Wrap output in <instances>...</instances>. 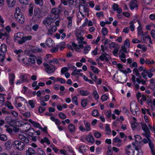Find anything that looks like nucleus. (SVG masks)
<instances>
[{"label": "nucleus", "mask_w": 155, "mask_h": 155, "mask_svg": "<svg viewBox=\"0 0 155 155\" xmlns=\"http://www.w3.org/2000/svg\"><path fill=\"white\" fill-rule=\"evenodd\" d=\"M12 144L17 150L20 151L23 150L25 147V143L18 140H15Z\"/></svg>", "instance_id": "1"}, {"label": "nucleus", "mask_w": 155, "mask_h": 155, "mask_svg": "<svg viewBox=\"0 0 155 155\" xmlns=\"http://www.w3.org/2000/svg\"><path fill=\"white\" fill-rule=\"evenodd\" d=\"M140 124L142 129L144 132V133H142V135L146 137L149 138V137H150V130L146 124L141 123Z\"/></svg>", "instance_id": "2"}, {"label": "nucleus", "mask_w": 155, "mask_h": 155, "mask_svg": "<svg viewBox=\"0 0 155 155\" xmlns=\"http://www.w3.org/2000/svg\"><path fill=\"white\" fill-rule=\"evenodd\" d=\"M54 20V18H53L51 15H49L45 18L42 23L46 28H48V27L50 25L51 23L53 22Z\"/></svg>", "instance_id": "3"}, {"label": "nucleus", "mask_w": 155, "mask_h": 155, "mask_svg": "<svg viewBox=\"0 0 155 155\" xmlns=\"http://www.w3.org/2000/svg\"><path fill=\"white\" fill-rule=\"evenodd\" d=\"M89 8L87 5H80L79 6V12L84 17V14L85 15H89Z\"/></svg>", "instance_id": "4"}, {"label": "nucleus", "mask_w": 155, "mask_h": 155, "mask_svg": "<svg viewBox=\"0 0 155 155\" xmlns=\"http://www.w3.org/2000/svg\"><path fill=\"white\" fill-rule=\"evenodd\" d=\"M130 110L132 113L134 115L137 114V113L139 110V108L138 107L136 102L133 101L130 104Z\"/></svg>", "instance_id": "5"}, {"label": "nucleus", "mask_w": 155, "mask_h": 155, "mask_svg": "<svg viewBox=\"0 0 155 155\" xmlns=\"http://www.w3.org/2000/svg\"><path fill=\"white\" fill-rule=\"evenodd\" d=\"M23 35V33L21 32H18L15 34L14 37L15 41L17 42L19 44H22Z\"/></svg>", "instance_id": "6"}, {"label": "nucleus", "mask_w": 155, "mask_h": 155, "mask_svg": "<svg viewBox=\"0 0 155 155\" xmlns=\"http://www.w3.org/2000/svg\"><path fill=\"white\" fill-rule=\"evenodd\" d=\"M34 12L33 18L36 19H40L42 18V11L41 9L39 8H36L34 9Z\"/></svg>", "instance_id": "7"}, {"label": "nucleus", "mask_w": 155, "mask_h": 155, "mask_svg": "<svg viewBox=\"0 0 155 155\" xmlns=\"http://www.w3.org/2000/svg\"><path fill=\"white\" fill-rule=\"evenodd\" d=\"M14 16L16 18L17 21L19 23L22 24L25 22V17L22 13L14 14Z\"/></svg>", "instance_id": "8"}, {"label": "nucleus", "mask_w": 155, "mask_h": 155, "mask_svg": "<svg viewBox=\"0 0 155 155\" xmlns=\"http://www.w3.org/2000/svg\"><path fill=\"white\" fill-rule=\"evenodd\" d=\"M27 125L29 127V128L26 131L27 132L28 135L30 137H34V136H35V135H36L35 130L33 128H31L30 124L27 123L26 124V125Z\"/></svg>", "instance_id": "9"}, {"label": "nucleus", "mask_w": 155, "mask_h": 155, "mask_svg": "<svg viewBox=\"0 0 155 155\" xmlns=\"http://www.w3.org/2000/svg\"><path fill=\"white\" fill-rule=\"evenodd\" d=\"M126 153L128 155H133L134 150L132 149L130 145L127 146L125 149Z\"/></svg>", "instance_id": "10"}, {"label": "nucleus", "mask_w": 155, "mask_h": 155, "mask_svg": "<svg viewBox=\"0 0 155 155\" xmlns=\"http://www.w3.org/2000/svg\"><path fill=\"white\" fill-rule=\"evenodd\" d=\"M51 12L52 14L58 16L59 15V14L61 12V11L58 8H54L52 9Z\"/></svg>", "instance_id": "11"}, {"label": "nucleus", "mask_w": 155, "mask_h": 155, "mask_svg": "<svg viewBox=\"0 0 155 155\" xmlns=\"http://www.w3.org/2000/svg\"><path fill=\"white\" fill-rule=\"evenodd\" d=\"M35 151L31 147L28 148V150H26V155H35Z\"/></svg>", "instance_id": "12"}, {"label": "nucleus", "mask_w": 155, "mask_h": 155, "mask_svg": "<svg viewBox=\"0 0 155 155\" xmlns=\"http://www.w3.org/2000/svg\"><path fill=\"white\" fill-rule=\"evenodd\" d=\"M8 6L9 8L14 7L16 3L15 0H6Z\"/></svg>", "instance_id": "13"}, {"label": "nucleus", "mask_w": 155, "mask_h": 155, "mask_svg": "<svg viewBox=\"0 0 155 155\" xmlns=\"http://www.w3.org/2000/svg\"><path fill=\"white\" fill-rule=\"evenodd\" d=\"M18 138L20 140L24 141L26 143H28L29 142V140L28 138L23 134H19L18 136Z\"/></svg>", "instance_id": "14"}, {"label": "nucleus", "mask_w": 155, "mask_h": 155, "mask_svg": "<svg viewBox=\"0 0 155 155\" xmlns=\"http://www.w3.org/2000/svg\"><path fill=\"white\" fill-rule=\"evenodd\" d=\"M34 6L31 3L29 6L28 7V15L30 16H32L33 14V10Z\"/></svg>", "instance_id": "15"}, {"label": "nucleus", "mask_w": 155, "mask_h": 155, "mask_svg": "<svg viewBox=\"0 0 155 155\" xmlns=\"http://www.w3.org/2000/svg\"><path fill=\"white\" fill-rule=\"evenodd\" d=\"M137 1L136 0L133 1L131 2L130 4V8L133 9L135 8H137L138 5L137 4Z\"/></svg>", "instance_id": "16"}, {"label": "nucleus", "mask_w": 155, "mask_h": 155, "mask_svg": "<svg viewBox=\"0 0 155 155\" xmlns=\"http://www.w3.org/2000/svg\"><path fill=\"white\" fill-rule=\"evenodd\" d=\"M7 51V47L6 45L4 44L1 45L0 52H1L2 53H5Z\"/></svg>", "instance_id": "17"}, {"label": "nucleus", "mask_w": 155, "mask_h": 155, "mask_svg": "<svg viewBox=\"0 0 155 155\" xmlns=\"http://www.w3.org/2000/svg\"><path fill=\"white\" fill-rule=\"evenodd\" d=\"M30 56L31 58H28V62L31 63L33 64H35V59H36V57L32 54H31Z\"/></svg>", "instance_id": "18"}, {"label": "nucleus", "mask_w": 155, "mask_h": 155, "mask_svg": "<svg viewBox=\"0 0 155 155\" xmlns=\"http://www.w3.org/2000/svg\"><path fill=\"white\" fill-rule=\"evenodd\" d=\"M54 41L53 40L50 38L48 39L46 42V44L48 47L53 46Z\"/></svg>", "instance_id": "19"}, {"label": "nucleus", "mask_w": 155, "mask_h": 155, "mask_svg": "<svg viewBox=\"0 0 155 155\" xmlns=\"http://www.w3.org/2000/svg\"><path fill=\"white\" fill-rule=\"evenodd\" d=\"M86 140L88 142L92 143L94 141V138L93 136L91 135H89L86 137Z\"/></svg>", "instance_id": "20"}, {"label": "nucleus", "mask_w": 155, "mask_h": 155, "mask_svg": "<svg viewBox=\"0 0 155 155\" xmlns=\"http://www.w3.org/2000/svg\"><path fill=\"white\" fill-rule=\"evenodd\" d=\"M72 18L73 17H67V19L68 20V28H70L72 26Z\"/></svg>", "instance_id": "21"}, {"label": "nucleus", "mask_w": 155, "mask_h": 155, "mask_svg": "<svg viewBox=\"0 0 155 155\" xmlns=\"http://www.w3.org/2000/svg\"><path fill=\"white\" fill-rule=\"evenodd\" d=\"M28 121L31 124H32L34 127L36 128H38L40 129V124L37 123H36L35 122L32 121L31 119H29Z\"/></svg>", "instance_id": "22"}, {"label": "nucleus", "mask_w": 155, "mask_h": 155, "mask_svg": "<svg viewBox=\"0 0 155 155\" xmlns=\"http://www.w3.org/2000/svg\"><path fill=\"white\" fill-rule=\"evenodd\" d=\"M84 124L85 127V130L87 131H88L91 130L90 127L91 124L88 122H84Z\"/></svg>", "instance_id": "23"}, {"label": "nucleus", "mask_w": 155, "mask_h": 155, "mask_svg": "<svg viewBox=\"0 0 155 155\" xmlns=\"http://www.w3.org/2000/svg\"><path fill=\"white\" fill-rule=\"evenodd\" d=\"M119 71L122 72L123 73L126 74H127L129 72H131V70L130 68H119Z\"/></svg>", "instance_id": "24"}, {"label": "nucleus", "mask_w": 155, "mask_h": 155, "mask_svg": "<svg viewBox=\"0 0 155 155\" xmlns=\"http://www.w3.org/2000/svg\"><path fill=\"white\" fill-rule=\"evenodd\" d=\"M137 29L138 31V35H139L141 36V37H143L144 35L143 34V31L142 30V28L141 25H139L138 27L137 28Z\"/></svg>", "instance_id": "25"}, {"label": "nucleus", "mask_w": 155, "mask_h": 155, "mask_svg": "<svg viewBox=\"0 0 155 155\" xmlns=\"http://www.w3.org/2000/svg\"><path fill=\"white\" fill-rule=\"evenodd\" d=\"M9 82L12 84H14V81L15 78V74L13 73L11 74L10 76H9Z\"/></svg>", "instance_id": "26"}, {"label": "nucleus", "mask_w": 155, "mask_h": 155, "mask_svg": "<svg viewBox=\"0 0 155 155\" xmlns=\"http://www.w3.org/2000/svg\"><path fill=\"white\" fill-rule=\"evenodd\" d=\"M41 143L42 144L45 143L48 145L50 144V141L46 137H44L43 139L41 140Z\"/></svg>", "instance_id": "27"}, {"label": "nucleus", "mask_w": 155, "mask_h": 155, "mask_svg": "<svg viewBox=\"0 0 155 155\" xmlns=\"http://www.w3.org/2000/svg\"><path fill=\"white\" fill-rule=\"evenodd\" d=\"M68 129L69 131L71 132H74L75 130V126L72 124H69L68 127Z\"/></svg>", "instance_id": "28"}, {"label": "nucleus", "mask_w": 155, "mask_h": 155, "mask_svg": "<svg viewBox=\"0 0 155 155\" xmlns=\"http://www.w3.org/2000/svg\"><path fill=\"white\" fill-rule=\"evenodd\" d=\"M32 38V36L31 35L23 37V38L22 40V44L24 43L25 41L28 40H31Z\"/></svg>", "instance_id": "29"}, {"label": "nucleus", "mask_w": 155, "mask_h": 155, "mask_svg": "<svg viewBox=\"0 0 155 155\" xmlns=\"http://www.w3.org/2000/svg\"><path fill=\"white\" fill-rule=\"evenodd\" d=\"M80 94L82 96H87L90 93L87 90H81L80 91Z\"/></svg>", "instance_id": "30"}, {"label": "nucleus", "mask_w": 155, "mask_h": 155, "mask_svg": "<svg viewBox=\"0 0 155 155\" xmlns=\"http://www.w3.org/2000/svg\"><path fill=\"white\" fill-rule=\"evenodd\" d=\"M54 28L55 29H54V31H56L57 29V28L55 26H53L51 29H48V30L47 34L48 35H52V32L53 31V28Z\"/></svg>", "instance_id": "31"}, {"label": "nucleus", "mask_w": 155, "mask_h": 155, "mask_svg": "<svg viewBox=\"0 0 155 155\" xmlns=\"http://www.w3.org/2000/svg\"><path fill=\"white\" fill-rule=\"evenodd\" d=\"M150 137H149V138L146 137L147 139H148V141H149V146L150 147V148L151 149V152H152V150H153L154 149H153V148L154 147L151 141V140L150 139Z\"/></svg>", "instance_id": "32"}, {"label": "nucleus", "mask_w": 155, "mask_h": 155, "mask_svg": "<svg viewBox=\"0 0 155 155\" xmlns=\"http://www.w3.org/2000/svg\"><path fill=\"white\" fill-rule=\"evenodd\" d=\"M91 47L90 45H87L84 48V54H87L90 50Z\"/></svg>", "instance_id": "33"}, {"label": "nucleus", "mask_w": 155, "mask_h": 155, "mask_svg": "<svg viewBox=\"0 0 155 155\" xmlns=\"http://www.w3.org/2000/svg\"><path fill=\"white\" fill-rule=\"evenodd\" d=\"M135 22V21L134 20V21H131L130 22V25L129 28L130 29V30L132 31H133L134 30L135 27L134 25V24Z\"/></svg>", "instance_id": "34"}, {"label": "nucleus", "mask_w": 155, "mask_h": 155, "mask_svg": "<svg viewBox=\"0 0 155 155\" xmlns=\"http://www.w3.org/2000/svg\"><path fill=\"white\" fill-rule=\"evenodd\" d=\"M135 137V141L136 142H139L140 143L142 142V140L140 137L138 135H136L134 136Z\"/></svg>", "instance_id": "35"}, {"label": "nucleus", "mask_w": 155, "mask_h": 155, "mask_svg": "<svg viewBox=\"0 0 155 155\" xmlns=\"http://www.w3.org/2000/svg\"><path fill=\"white\" fill-rule=\"evenodd\" d=\"M5 146L7 150H9L12 147L11 142L9 141H7L5 143Z\"/></svg>", "instance_id": "36"}, {"label": "nucleus", "mask_w": 155, "mask_h": 155, "mask_svg": "<svg viewBox=\"0 0 155 155\" xmlns=\"http://www.w3.org/2000/svg\"><path fill=\"white\" fill-rule=\"evenodd\" d=\"M36 62L38 65H40L42 64V58L40 56L38 57L37 58H36Z\"/></svg>", "instance_id": "37"}, {"label": "nucleus", "mask_w": 155, "mask_h": 155, "mask_svg": "<svg viewBox=\"0 0 155 155\" xmlns=\"http://www.w3.org/2000/svg\"><path fill=\"white\" fill-rule=\"evenodd\" d=\"M88 103V100L86 99H83L81 101V105L83 107H84L87 106Z\"/></svg>", "instance_id": "38"}, {"label": "nucleus", "mask_w": 155, "mask_h": 155, "mask_svg": "<svg viewBox=\"0 0 155 155\" xmlns=\"http://www.w3.org/2000/svg\"><path fill=\"white\" fill-rule=\"evenodd\" d=\"M55 70V68H45V71L49 74L53 73Z\"/></svg>", "instance_id": "39"}, {"label": "nucleus", "mask_w": 155, "mask_h": 155, "mask_svg": "<svg viewBox=\"0 0 155 155\" xmlns=\"http://www.w3.org/2000/svg\"><path fill=\"white\" fill-rule=\"evenodd\" d=\"M77 74H79L81 76H82L83 75V74L80 73V72H79L78 70L76 69L74 70V72L71 73V75H76Z\"/></svg>", "instance_id": "40"}, {"label": "nucleus", "mask_w": 155, "mask_h": 155, "mask_svg": "<svg viewBox=\"0 0 155 155\" xmlns=\"http://www.w3.org/2000/svg\"><path fill=\"white\" fill-rule=\"evenodd\" d=\"M77 97L75 96L74 97H73L72 99V102L76 106L78 105V103L77 102Z\"/></svg>", "instance_id": "41"}, {"label": "nucleus", "mask_w": 155, "mask_h": 155, "mask_svg": "<svg viewBox=\"0 0 155 155\" xmlns=\"http://www.w3.org/2000/svg\"><path fill=\"white\" fill-rule=\"evenodd\" d=\"M65 45L64 43V42H61L59 44H58L57 45V46L58 47V48L60 47V50H62L64 48V46Z\"/></svg>", "instance_id": "42"}, {"label": "nucleus", "mask_w": 155, "mask_h": 155, "mask_svg": "<svg viewBox=\"0 0 155 155\" xmlns=\"http://www.w3.org/2000/svg\"><path fill=\"white\" fill-rule=\"evenodd\" d=\"M35 3L37 5H39L40 6L43 5L44 2L43 0H35Z\"/></svg>", "instance_id": "43"}, {"label": "nucleus", "mask_w": 155, "mask_h": 155, "mask_svg": "<svg viewBox=\"0 0 155 155\" xmlns=\"http://www.w3.org/2000/svg\"><path fill=\"white\" fill-rule=\"evenodd\" d=\"M99 114L98 111L96 109H94L92 111V115L94 117H96L98 116Z\"/></svg>", "instance_id": "44"}, {"label": "nucleus", "mask_w": 155, "mask_h": 155, "mask_svg": "<svg viewBox=\"0 0 155 155\" xmlns=\"http://www.w3.org/2000/svg\"><path fill=\"white\" fill-rule=\"evenodd\" d=\"M102 34L104 36H106L108 33V30L106 28H104L102 29Z\"/></svg>", "instance_id": "45"}, {"label": "nucleus", "mask_w": 155, "mask_h": 155, "mask_svg": "<svg viewBox=\"0 0 155 155\" xmlns=\"http://www.w3.org/2000/svg\"><path fill=\"white\" fill-rule=\"evenodd\" d=\"M5 102V97L2 96H0V106L3 105Z\"/></svg>", "instance_id": "46"}, {"label": "nucleus", "mask_w": 155, "mask_h": 155, "mask_svg": "<svg viewBox=\"0 0 155 155\" xmlns=\"http://www.w3.org/2000/svg\"><path fill=\"white\" fill-rule=\"evenodd\" d=\"M130 45V42L129 40L127 39H126L124 42V46H126L127 48H128L129 47Z\"/></svg>", "instance_id": "47"}, {"label": "nucleus", "mask_w": 155, "mask_h": 155, "mask_svg": "<svg viewBox=\"0 0 155 155\" xmlns=\"http://www.w3.org/2000/svg\"><path fill=\"white\" fill-rule=\"evenodd\" d=\"M85 146L84 145H82L80 146L78 148L79 151L81 153H83L84 152L85 149H84Z\"/></svg>", "instance_id": "48"}, {"label": "nucleus", "mask_w": 155, "mask_h": 155, "mask_svg": "<svg viewBox=\"0 0 155 155\" xmlns=\"http://www.w3.org/2000/svg\"><path fill=\"white\" fill-rule=\"evenodd\" d=\"M59 117L62 119H64L66 118V115L62 113H60L58 114Z\"/></svg>", "instance_id": "49"}, {"label": "nucleus", "mask_w": 155, "mask_h": 155, "mask_svg": "<svg viewBox=\"0 0 155 155\" xmlns=\"http://www.w3.org/2000/svg\"><path fill=\"white\" fill-rule=\"evenodd\" d=\"M46 108L42 106H40L38 109V111L39 113H42L45 110Z\"/></svg>", "instance_id": "50"}, {"label": "nucleus", "mask_w": 155, "mask_h": 155, "mask_svg": "<svg viewBox=\"0 0 155 155\" xmlns=\"http://www.w3.org/2000/svg\"><path fill=\"white\" fill-rule=\"evenodd\" d=\"M7 138L6 136L4 134H1L0 135V140L2 141H5L7 140Z\"/></svg>", "instance_id": "51"}, {"label": "nucleus", "mask_w": 155, "mask_h": 155, "mask_svg": "<svg viewBox=\"0 0 155 155\" xmlns=\"http://www.w3.org/2000/svg\"><path fill=\"white\" fill-rule=\"evenodd\" d=\"M105 126V130L107 132L109 133H107V134H109V133H111V130L110 128L109 125L108 124H106Z\"/></svg>", "instance_id": "52"}, {"label": "nucleus", "mask_w": 155, "mask_h": 155, "mask_svg": "<svg viewBox=\"0 0 155 155\" xmlns=\"http://www.w3.org/2000/svg\"><path fill=\"white\" fill-rule=\"evenodd\" d=\"M37 150L38 153L41 155H46L45 152L40 148H38L37 149Z\"/></svg>", "instance_id": "53"}, {"label": "nucleus", "mask_w": 155, "mask_h": 155, "mask_svg": "<svg viewBox=\"0 0 155 155\" xmlns=\"http://www.w3.org/2000/svg\"><path fill=\"white\" fill-rule=\"evenodd\" d=\"M39 28V25L37 24H35L33 25L32 27V29L34 31H36L38 30Z\"/></svg>", "instance_id": "54"}, {"label": "nucleus", "mask_w": 155, "mask_h": 155, "mask_svg": "<svg viewBox=\"0 0 155 155\" xmlns=\"http://www.w3.org/2000/svg\"><path fill=\"white\" fill-rule=\"evenodd\" d=\"M93 94L95 99H97L99 98V95L96 91H94Z\"/></svg>", "instance_id": "55"}, {"label": "nucleus", "mask_w": 155, "mask_h": 155, "mask_svg": "<svg viewBox=\"0 0 155 155\" xmlns=\"http://www.w3.org/2000/svg\"><path fill=\"white\" fill-rule=\"evenodd\" d=\"M143 72L148 74L149 78H151L153 76V74L152 73H149L148 70H143Z\"/></svg>", "instance_id": "56"}, {"label": "nucleus", "mask_w": 155, "mask_h": 155, "mask_svg": "<svg viewBox=\"0 0 155 155\" xmlns=\"http://www.w3.org/2000/svg\"><path fill=\"white\" fill-rule=\"evenodd\" d=\"M102 54L105 57V60L106 61H108L110 57L108 54L106 53H102Z\"/></svg>", "instance_id": "57"}, {"label": "nucleus", "mask_w": 155, "mask_h": 155, "mask_svg": "<svg viewBox=\"0 0 155 155\" xmlns=\"http://www.w3.org/2000/svg\"><path fill=\"white\" fill-rule=\"evenodd\" d=\"M138 125V124L136 122H134L131 124V127L133 130H134Z\"/></svg>", "instance_id": "58"}, {"label": "nucleus", "mask_w": 155, "mask_h": 155, "mask_svg": "<svg viewBox=\"0 0 155 155\" xmlns=\"http://www.w3.org/2000/svg\"><path fill=\"white\" fill-rule=\"evenodd\" d=\"M14 52L17 54H18V56H19L20 54L23 53L21 49H19L18 50H14Z\"/></svg>", "instance_id": "59"}, {"label": "nucleus", "mask_w": 155, "mask_h": 155, "mask_svg": "<svg viewBox=\"0 0 155 155\" xmlns=\"http://www.w3.org/2000/svg\"><path fill=\"white\" fill-rule=\"evenodd\" d=\"M114 143H120L121 142L122 140L118 138V137H115L114 139Z\"/></svg>", "instance_id": "60"}, {"label": "nucleus", "mask_w": 155, "mask_h": 155, "mask_svg": "<svg viewBox=\"0 0 155 155\" xmlns=\"http://www.w3.org/2000/svg\"><path fill=\"white\" fill-rule=\"evenodd\" d=\"M94 135L95 137L97 138H99L101 136V134L97 131H96L94 133Z\"/></svg>", "instance_id": "61"}, {"label": "nucleus", "mask_w": 155, "mask_h": 155, "mask_svg": "<svg viewBox=\"0 0 155 155\" xmlns=\"http://www.w3.org/2000/svg\"><path fill=\"white\" fill-rule=\"evenodd\" d=\"M108 98V97L107 96L106 94H104L101 97V99L102 101H106Z\"/></svg>", "instance_id": "62"}, {"label": "nucleus", "mask_w": 155, "mask_h": 155, "mask_svg": "<svg viewBox=\"0 0 155 155\" xmlns=\"http://www.w3.org/2000/svg\"><path fill=\"white\" fill-rule=\"evenodd\" d=\"M146 101L147 103L148 104V105H150L151 107L152 106V100L151 99L147 97V100H146Z\"/></svg>", "instance_id": "63"}, {"label": "nucleus", "mask_w": 155, "mask_h": 155, "mask_svg": "<svg viewBox=\"0 0 155 155\" xmlns=\"http://www.w3.org/2000/svg\"><path fill=\"white\" fill-rule=\"evenodd\" d=\"M133 73L138 76H139L140 75L137 68H134L133 70Z\"/></svg>", "instance_id": "64"}]
</instances>
